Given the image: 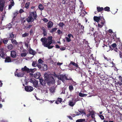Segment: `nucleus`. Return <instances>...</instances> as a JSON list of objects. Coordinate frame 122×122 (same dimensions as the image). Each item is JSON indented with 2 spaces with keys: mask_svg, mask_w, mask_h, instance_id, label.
<instances>
[{
  "mask_svg": "<svg viewBox=\"0 0 122 122\" xmlns=\"http://www.w3.org/2000/svg\"><path fill=\"white\" fill-rule=\"evenodd\" d=\"M37 17L36 11L30 12L29 15L27 19V21L28 22H33L34 20H36Z\"/></svg>",
  "mask_w": 122,
  "mask_h": 122,
  "instance_id": "obj_1",
  "label": "nucleus"
},
{
  "mask_svg": "<svg viewBox=\"0 0 122 122\" xmlns=\"http://www.w3.org/2000/svg\"><path fill=\"white\" fill-rule=\"evenodd\" d=\"M44 76L48 85L50 86L51 84H54L55 83V80L52 77L49 76L47 77L46 76H45V75H44Z\"/></svg>",
  "mask_w": 122,
  "mask_h": 122,
  "instance_id": "obj_2",
  "label": "nucleus"
},
{
  "mask_svg": "<svg viewBox=\"0 0 122 122\" xmlns=\"http://www.w3.org/2000/svg\"><path fill=\"white\" fill-rule=\"evenodd\" d=\"M67 76L68 75L66 74H61L58 76V78L63 83H64L65 80H72V79L70 77L68 78Z\"/></svg>",
  "mask_w": 122,
  "mask_h": 122,
  "instance_id": "obj_3",
  "label": "nucleus"
},
{
  "mask_svg": "<svg viewBox=\"0 0 122 122\" xmlns=\"http://www.w3.org/2000/svg\"><path fill=\"white\" fill-rule=\"evenodd\" d=\"M41 41L42 42V44L44 47H47L49 49H51L54 47L53 46H49V45H47V43H46L47 41V39L45 37L41 38Z\"/></svg>",
  "mask_w": 122,
  "mask_h": 122,
  "instance_id": "obj_4",
  "label": "nucleus"
},
{
  "mask_svg": "<svg viewBox=\"0 0 122 122\" xmlns=\"http://www.w3.org/2000/svg\"><path fill=\"white\" fill-rule=\"evenodd\" d=\"M37 67L39 68L40 69L41 71H46L47 69V65L45 64H40L38 63Z\"/></svg>",
  "mask_w": 122,
  "mask_h": 122,
  "instance_id": "obj_5",
  "label": "nucleus"
},
{
  "mask_svg": "<svg viewBox=\"0 0 122 122\" xmlns=\"http://www.w3.org/2000/svg\"><path fill=\"white\" fill-rule=\"evenodd\" d=\"M18 70V69H16V71L15 72V76H17L18 77H22L24 76L25 74V73L24 72H23V71H21V72H20L19 73H18L16 71Z\"/></svg>",
  "mask_w": 122,
  "mask_h": 122,
  "instance_id": "obj_6",
  "label": "nucleus"
},
{
  "mask_svg": "<svg viewBox=\"0 0 122 122\" xmlns=\"http://www.w3.org/2000/svg\"><path fill=\"white\" fill-rule=\"evenodd\" d=\"M90 115H91V117L93 119V121H95V114L93 111H91L89 113H88L86 115V116L88 117H89Z\"/></svg>",
  "mask_w": 122,
  "mask_h": 122,
  "instance_id": "obj_7",
  "label": "nucleus"
},
{
  "mask_svg": "<svg viewBox=\"0 0 122 122\" xmlns=\"http://www.w3.org/2000/svg\"><path fill=\"white\" fill-rule=\"evenodd\" d=\"M25 90L27 92H31L33 90V87L30 86H25Z\"/></svg>",
  "mask_w": 122,
  "mask_h": 122,
  "instance_id": "obj_8",
  "label": "nucleus"
},
{
  "mask_svg": "<svg viewBox=\"0 0 122 122\" xmlns=\"http://www.w3.org/2000/svg\"><path fill=\"white\" fill-rule=\"evenodd\" d=\"M52 36H49L47 37V40L48 41L47 42V45H49V46H51L50 45L52 43Z\"/></svg>",
  "mask_w": 122,
  "mask_h": 122,
  "instance_id": "obj_9",
  "label": "nucleus"
},
{
  "mask_svg": "<svg viewBox=\"0 0 122 122\" xmlns=\"http://www.w3.org/2000/svg\"><path fill=\"white\" fill-rule=\"evenodd\" d=\"M1 51L0 52V56H1L2 58L4 59L5 58V56H6V54L4 52L3 49H1Z\"/></svg>",
  "mask_w": 122,
  "mask_h": 122,
  "instance_id": "obj_10",
  "label": "nucleus"
},
{
  "mask_svg": "<svg viewBox=\"0 0 122 122\" xmlns=\"http://www.w3.org/2000/svg\"><path fill=\"white\" fill-rule=\"evenodd\" d=\"M29 69L26 66H25L24 67L22 68L21 69V71H25L28 73H29Z\"/></svg>",
  "mask_w": 122,
  "mask_h": 122,
  "instance_id": "obj_11",
  "label": "nucleus"
},
{
  "mask_svg": "<svg viewBox=\"0 0 122 122\" xmlns=\"http://www.w3.org/2000/svg\"><path fill=\"white\" fill-rule=\"evenodd\" d=\"M5 62L6 63L11 62H12L10 57L9 56H6L5 58Z\"/></svg>",
  "mask_w": 122,
  "mask_h": 122,
  "instance_id": "obj_12",
  "label": "nucleus"
},
{
  "mask_svg": "<svg viewBox=\"0 0 122 122\" xmlns=\"http://www.w3.org/2000/svg\"><path fill=\"white\" fill-rule=\"evenodd\" d=\"M101 16H100L99 17L95 16L93 17L94 20L97 23H98L99 21L101 20Z\"/></svg>",
  "mask_w": 122,
  "mask_h": 122,
  "instance_id": "obj_13",
  "label": "nucleus"
},
{
  "mask_svg": "<svg viewBox=\"0 0 122 122\" xmlns=\"http://www.w3.org/2000/svg\"><path fill=\"white\" fill-rule=\"evenodd\" d=\"M41 29L43 31V34L44 36H46L47 34V31H46L45 28L44 27H42L41 28Z\"/></svg>",
  "mask_w": 122,
  "mask_h": 122,
  "instance_id": "obj_14",
  "label": "nucleus"
},
{
  "mask_svg": "<svg viewBox=\"0 0 122 122\" xmlns=\"http://www.w3.org/2000/svg\"><path fill=\"white\" fill-rule=\"evenodd\" d=\"M39 81L40 82V84L41 85L43 86H44L46 84L45 81V80H43L42 78H40Z\"/></svg>",
  "mask_w": 122,
  "mask_h": 122,
  "instance_id": "obj_15",
  "label": "nucleus"
},
{
  "mask_svg": "<svg viewBox=\"0 0 122 122\" xmlns=\"http://www.w3.org/2000/svg\"><path fill=\"white\" fill-rule=\"evenodd\" d=\"M103 57H104L105 60L107 61L108 62H109L110 63H113V61H112L111 58H108L107 57H106L104 55H103Z\"/></svg>",
  "mask_w": 122,
  "mask_h": 122,
  "instance_id": "obj_16",
  "label": "nucleus"
},
{
  "mask_svg": "<svg viewBox=\"0 0 122 122\" xmlns=\"http://www.w3.org/2000/svg\"><path fill=\"white\" fill-rule=\"evenodd\" d=\"M34 77L36 79H38L41 76V73L40 72H37L34 74Z\"/></svg>",
  "mask_w": 122,
  "mask_h": 122,
  "instance_id": "obj_17",
  "label": "nucleus"
},
{
  "mask_svg": "<svg viewBox=\"0 0 122 122\" xmlns=\"http://www.w3.org/2000/svg\"><path fill=\"white\" fill-rule=\"evenodd\" d=\"M10 55L13 58H15L16 56V52L14 51H12L11 52Z\"/></svg>",
  "mask_w": 122,
  "mask_h": 122,
  "instance_id": "obj_18",
  "label": "nucleus"
},
{
  "mask_svg": "<svg viewBox=\"0 0 122 122\" xmlns=\"http://www.w3.org/2000/svg\"><path fill=\"white\" fill-rule=\"evenodd\" d=\"M53 23L51 21H49L47 24V27L48 28H51L53 26Z\"/></svg>",
  "mask_w": 122,
  "mask_h": 122,
  "instance_id": "obj_19",
  "label": "nucleus"
},
{
  "mask_svg": "<svg viewBox=\"0 0 122 122\" xmlns=\"http://www.w3.org/2000/svg\"><path fill=\"white\" fill-rule=\"evenodd\" d=\"M29 53L30 54L32 55H34L36 53L35 51H33V50L31 48L29 50Z\"/></svg>",
  "mask_w": 122,
  "mask_h": 122,
  "instance_id": "obj_20",
  "label": "nucleus"
},
{
  "mask_svg": "<svg viewBox=\"0 0 122 122\" xmlns=\"http://www.w3.org/2000/svg\"><path fill=\"white\" fill-rule=\"evenodd\" d=\"M14 34H13L12 32L10 33L9 34V39L11 40H13V39L14 38Z\"/></svg>",
  "mask_w": 122,
  "mask_h": 122,
  "instance_id": "obj_21",
  "label": "nucleus"
},
{
  "mask_svg": "<svg viewBox=\"0 0 122 122\" xmlns=\"http://www.w3.org/2000/svg\"><path fill=\"white\" fill-rule=\"evenodd\" d=\"M11 42L13 45H14L16 46L18 44V43L16 41L15 39H13L11 40Z\"/></svg>",
  "mask_w": 122,
  "mask_h": 122,
  "instance_id": "obj_22",
  "label": "nucleus"
},
{
  "mask_svg": "<svg viewBox=\"0 0 122 122\" xmlns=\"http://www.w3.org/2000/svg\"><path fill=\"white\" fill-rule=\"evenodd\" d=\"M102 47H103L104 48V49L105 50H106V51H108L109 50H108V48H111V46H107L105 45H104V46H102Z\"/></svg>",
  "mask_w": 122,
  "mask_h": 122,
  "instance_id": "obj_23",
  "label": "nucleus"
},
{
  "mask_svg": "<svg viewBox=\"0 0 122 122\" xmlns=\"http://www.w3.org/2000/svg\"><path fill=\"white\" fill-rule=\"evenodd\" d=\"M70 65L71 64L73 65V66H75L76 67H78V65L73 61H71L70 63Z\"/></svg>",
  "mask_w": 122,
  "mask_h": 122,
  "instance_id": "obj_24",
  "label": "nucleus"
},
{
  "mask_svg": "<svg viewBox=\"0 0 122 122\" xmlns=\"http://www.w3.org/2000/svg\"><path fill=\"white\" fill-rule=\"evenodd\" d=\"M97 10L98 12H99L102 11L104 10V8L102 7H97Z\"/></svg>",
  "mask_w": 122,
  "mask_h": 122,
  "instance_id": "obj_25",
  "label": "nucleus"
},
{
  "mask_svg": "<svg viewBox=\"0 0 122 122\" xmlns=\"http://www.w3.org/2000/svg\"><path fill=\"white\" fill-rule=\"evenodd\" d=\"M14 4V3L13 0V2H11V4L9 5L8 9L9 10L10 9L12 6H13Z\"/></svg>",
  "mask_w": 122,
  "mask_h": 122,
  "instance_id": "obj_26",
  "label": "nucleus"
},
{
  "mask_svg": "<svg viewBox=\"0 0 122 122\" xmlns=\"http://www.w3.org/2000/svg\"><path fill=\"white\" fill-rule=\"evenodd\" d=\"M88 71L89 73V75L91 77L93 76L94 75V73L92 72L89 69L88 70Z\"/></svg>",
  "mask_w": 122,
  "mask_h": 122,
  "instance_id": "obj_27",
  "label": "nucleus"
},
{
  "mask_svg": "<svg viewBox=\"0 0 122 122\" xmlns=\"http://www.w3.org/2000/svg\"><path fill=\"white\" fill-rule=\"evenodd\" d=\"M78 111L81 114H83L85 115L86 114L85 112L83 110L79 109L78 110Z\"/></svg>",
  "mask_w": 122,
  "mask_h": 122,
  "instance_id": "obj_28",
  "label": "nucleus"
},
{
  "mask_svg": "<svg viewBox=\"0 0 122 122\" xmlns=\"http://www.w3.org/2000/svg\"><path fill=\"white\" fill-rule=\"evenodd\" d=\"M38 8L39 9L41 10H43L44 9V7L42 4H40L39 5Z\"/></svg>",
  "mask_w": 122,
  "mask_h": 122,
  "instance_id": "obj_29",
  "label": "nucleus"
},
{
  "mask_svg": "<svg viewBox=\"0 0 122 122\" xmlns=\"http://www.w3.org/2000/svg\"><path fill=\"white\" fill-rule=\"evenodd\" d=\"M79 95L80 97H83L86 96L87 95L86 94L82 93L81 92H80L79 93Z\"/></svg>",
  "mask_w": 122,
  "mask_h": 122,
  "instance_id": "obj_30",
  "label": "nucleus"
},
{
  "mask_svg": "<svg viewBox=\"0 0 122 122\" xmlns=\"http://www.w3.org/2000/svg\"><path fill=\"white\" fill-rule=\"evenodd\" d=\"M13 23L12 21L10 23H9L7 25V27L9 28V30L10 28H11L12 25V24L11 23Z\"/></svg>",
  "mask_w": 122,
  "mask_h": 122,
  "instance_id": "obj_31",
  "label": "nucleus"
},
{
  "mask_svg": "<svg viewBox=\"0 0 122 122\" xmlns=\"http://www.w3.org/2000/svg\"><path fill=\"white\" fill-rule=\"evenodd\" d=\"M59 26L61 28H63V26H64L65 25L64 24L63 22H60L58 24Z\"/></svg>",
  "mask_w": 122,
  "mask_h": 122,
  "instance_id": "obj_32",
  "label": "nucleus"
},
{
  "mask_svg": "<svg viewBox=\"0 0 122 122\" xmlns=\"http://www.w3.org/2000/svg\"><path fill=\"white\" fill-rule=\"evenodd\" d=\"M69 89L70 92H71L74 89V87L72 85H70L69 86Z\"/></svg>",
  "mask_w": 122,
  "mask_h": 122,
  "instance_id": "obj_33",
  "label": "nucleus"
},
{
  "mask_svg": "<svg viewBox=\"0 0 122 122\" xmlns=\"http://www.w3.org/2000/svg\"><path fill=\"white\" fill-rule=\"evenodd\" d=\"M13 47V45L11 44H10L7 46V48L9 50H11L12 49Z\"/></svg>",
  "mask_w": 122,
  "mask_h": 122,
  "instance_id": "obj_34",
  "label": "nucleus"
},
{
  "mask_svg": "<svg viewBox=\"0 0 122 122\" xmlns=\"http://www.w3.org/2000/svg\"><path fill=\"white\" fill-rule=\"evenodd\" d=\"M104 9L105 11H107V12L110 11V8L109 7L107 6L105 7Z\"/></svg>",
  "mask_w": 122,
  "mask_h": 122,
  "instance_id": "obj_35",
  "label": "nucleus"
},
{
  "mask_svg": "<svg viewBox=\"0 0 122 122\" xmlns=\"http://www.w3.org/2000/svg\"><path fill=\"white\" fill-rule=\"evenodd\" d=\"M6 38H4L3 39H2V40L3 41V43L4 44H6L8 41V40L7 39H6Z\"/></svg>",
  "mask_w": 122,
  "mask_h": 122,
  "instance_id": "obj_36",
  "label": "nucleus"
},
{
  "mask_svg": "<svg viewBox=\"0 0 122 122\" xmlns=\"http://www.w3.org/2000/svg\"><path fill=\"white\" fill-rule=\"evenodd\" d=\"M120 47H122V49L120 51H119V55L120 57L121 58H122V46H121Z\"/></svg>",
  "mask_w": 122,
  "mask_h": 122,
  "instance_id": "obj_37",
  "label": "nucleus"
},
{
  "mask_svg": "<svg viewBox=\"0 0 122 122\" xmlns=\"http://www.w3.org/2000/svg\"><path fill=\"white\" fill-rule=\"evenodd\" d=\"M85 121V119H78L76 121V122H82Z\"/></svg>",
  "mask_w": 122,
  "mask_h": 122,
  "instance_id": "obj_38",
  "label": "nucleus"
},
{
  "mask_svg": "<svg viewBox=\"0 0 122 122\" xmlns=\"http://www.w3.org/2000/svg\"><path fill=\"white\" fill-rule=\"evenodd\" d=\"M55 88L54 87L52 86L51 87L50 89V92H53L55 91Z\"/></svg>",
  "mask_w": 122,
  "mask_h": 122,
  "instance_id": "obj_39",
  "label": "nucleus"
},
{
  "mask_svg": "<svg viewBox=\"0 0 122 122\" xmlns=\"http://www.w3.org/2000/svg\"><path fill=\"white\" fill-rule=\"evenodd\" d=\"M29 33H25L22 35V37H25L29 36Z\"/></svg>",
  "mask_w": 122,
  "mask_h": 122,
  "instance_id": "obj_40",
  "label": "nucleus"
},
{
  "mask_svg": "<svg viewBox=\"0 0 122 122\" xmlns=\"http://www.w3.org/2000/svg\"><path fill=\"white\" fill-rule=\"evenodd\" d=\"M75 104V103L71 101H70L69 105L71 107H73Z\"/></svg>",
  "mask_w": 122,
  "mask_h": 122,
  "instance_id": "obj_41",
  "label": "nucleus"
},
{
  "mask_svg": "<svg viewBox=\"0 0 122 122\" xmlns=\"http://www.w3.org/2000/svg\"><path fill=\"white\" fill-rule=\"evenodd\" d=\"M57 29V28H54L52 29L51 30H50V32L51 33H52L53 32L55 31Z\"/></svg>",
  "mask_w": 122,
  "mask_h": 122,
  "instance_id": "obj_42",
  "label": "nucleus"
},
{
  "mask_svg": "<svg viewBox=\"0 0 122 122\" xmlns=\"http://www.w3.org/2000/svg\"><path fill=\"white\" fill-rule=\"evenodd\" d=\"M36 70V69L35 68L34 69H29V73L30 72H31L32 73H33Z\"/></svg>",
  "mask_w": 122,
  "mask_h": 122,
  "instance_id": "obj_43",
  "label": "nucleus"
},
{
  "mask_svg": "<svg viewBox=\"0 0 122 122\" xmlns=\"http://www.w3.org/2000/svg\"><path fill=\"white\" fill-rule=\"evenodd\" d=\"M38 65V64H37L36 62L34 61L33 62L32 64V66H37Z\"/></svg>",
  "mask_w": 122,
  "mask_h": 122,
  "instance_id": "obj_44",
  "label": "nucleus"
},
{
  "mask_svg": "<svg viewBox=\"0 0 122 122\" xmlns=\"http://www.w3.org/2000/svg\"><path fill=\"white\" fill-rule=\"evenodd\" d=\"M29 3H26L25 5V8L27 9H28L29 7Z\"/></svg>",
  "mask_w": 122,
  "mask_h": 122,
  "instance_id": "obj_45",
  "label": "nucleus"
},
{
  "mask_svg": "<svg viewBox=\"0 0 122 122\" xmlns=\"http://www.w3.org/2000/svg\"><path fill=\"white\" fill-rule=\"evenodd\" d=\"M116 84L117 85L119 84L120 86H121L122 85V82L121 81H119L116 83Z\"/></svg>",
  "mask_w": 122,
  "mask_h": 122,
  "instance_id": "obj_46",
  "label": "nucleus"
},
{
  "mask_svg": "<svg viewBox=\"0 0 122 122\" xmlns=\"http://www.w3.org/2000/svg\"><path fill=\"white\" fill-rule=\"evenodd\" d=\"M66 41L68 42H70L71 41V39L70 38L67 37H66Z\"/></svg>",
  "mask_w": 122,
  "mask_h": 122,
  "instance_id": "obj_47",
  "label": "nucleus"
},
{
  "mask_svg": "<svg viewBox=\"0 0 122 122\" xmlns=\"http://www.w3.org/2000/svg\"><path fill=\"white\" fill-rule=\"evenodd\" d=\"M97 32H95V33H94V32H93V35L94 36V38H96V37L97 36Z\"/></svg>",
  "mask_w": 122,
  "mask_h": 122,
  "instance_id": "obj_48",
  "label": "nucleus"
},
{
  "mask_svg": "<svg viewBox=\"0 0 122 122\" xmlns=\"http://www.w3.org/2000/svg\"><path fill=\"white\" fill-rule=\"evenodd\" d=\"M111 46L113 48H114L116 47L117 45L115 43H114L111 45Z\"/></svg>",
  "mask_w": 122,
  "mask_h": 122,
  "instance_id": "obj_49",
  "label": "nucleus"
},
{
  "mask_svg": "<svg viewBox=\"0 0 122 122\" xmlns=\"http://www.w3.org/2000/svg\"><path fill=\"white\" fill-rule=\"evenodd\" d=\"M27 55V54L26 53H24L21 54V56L22 57H25Z\"/></svg>",
  "mask_w": 122,
  "mask_h": 122,
  "instance_id": "obj_50",
  "label": "nucleus"
},
{
  "mask_svg": "<svg viewBox=\"0 0 122 122\" xmlns=\"http://www.w3.org/2000/svg\"><path fill=\"white\" fill-rule=\"evenodd\" d=\"M43 62V61L41 59H39L38 60V62L42 64V63Z\"/></svg>",
  "mask_w": 122,
  "mask_h": 122,
  "instance_id": "obj_51",
  "label": "nucleus"
},
{
  "mask_svg": "<svg viewBox=\"0 0 122 122\" xmlns=\"http://www.w3.org/2000/svg\"><path fill=\"white\" fill-rule=\"evenodd\" d=\"M99 116L100 117L102 120H103L104 119V117L102 115H99Z\"/></svg>",
  "mask_w": 122,
  "mask_h": 122,
  "instance_id": "obj_52",
  "label": "nucleus"
},
{
  "mask_svg": "<svg viewBox=\"0 0 122 122\" xmlns=\"http://www.w3.org/2000/svg\"><path fill=\"white\" fill-rule=\"evenodd\" d=\"M112 50L113 49H114V51L116 52H117L118 53V52L119 50H118V49L117 48L115 47L114 48H112Z\"/></svg>",
  "mask_w": 122,
  "mask_h": 122,
  "instance_id": "obj_53",
  "label": "nucleus"
},
{
  "mask_svg": "<svg viewBox=\"0 0 122 122\" xmlns=\"http://www.w3.org/2000/svg\"><path fill=\"white\" fill-rule=\"evenodd\" d=\"M42 20L45 22H47L48 21V20L45 18H44L42 19Z\"/></svg>",
  "mask_w": 122,
  "mask_h": 122,
  "instance_id": "obj_54",
  "label": "nucleus"
},
{
  "mask_svg": "<svg viewBox=\"0 0 122 122\" xmlns=\"http://www.w3.org/2000/svg\"><path fill=\"white\" fill-rule=\"evenodd\" d=\"M85 15V14L84 13H81L80 15V16H81L82 18H83Z\"/></svg>",
  "mask_w": 122,
  "mask_h": 122,
  "instance_id": "obj_55",
  "label": "nucleus"
},
{
  "mask_svg": "<svg viewBox=\"0 0 122 122\" xmlns=\"http://www.w3.org/2000/svg\"><path fill=\"white\" fill-rule=\"evenodd\" d=\"M57 32L59 35H60L62 33V32L59 29L58 30Z\"/></svg>",
  "mask_w": 122,
  "mask_h": 122,
  "instance_id": "obj_56",
  "label": "nucleus"
},
{
  "mask_svg": "<svg viewBox=\"0 0 122 122\" xmlns=\"http://www.w3.org/2000/svg\"><path fill=\"white\" fill-rule=\"evenodd\" d=\"M57 100L58 102H59L60 103H61L62 101V99L61 98H59Z\"/></svg>",
  "mask_w": 122,
  "mask_h": 122,
  "instance_id": "obj_57",
  "label": "nucleus"
},
{
  "mask_svg": "<svg viewBox=\"0 0 122 122\" xmlns=\"http://www.w3.org/2000/svg\"><path fill=\"white\" fill-rule=\"evenodd\" d=\"M85 84H86V83H85V82L84 81H83L81 83V85H82L83 86H85L86 85Z\"/></svg>",
  "mask_w": 122,
  "mask_h": 122,
  "instance_id": "obj_58",
  "label": "nucleus"
},
{
  "mask_svg": "<svg viewBox=\"0 0 122 122\" xmlns=\"http://www.w3.org/2000/svg\"><path fill=\"white\" fill-rule=\"evenodd\" d=\"M24 10H23L21 9L19 11V13H22L24 12Z\"/></svg>",
  "mask_w": 122,
  "mask_h": 122,
  "instance_id": "obj_59",
  "label": "nucleus"
},
{
  "mask_svg": "<svg viewBox=\"0 0 122 122\" xmlns=\"http://www.w3.org/2000/svg\"><path fill=\"white\" fill-rule=\"evenodd\" d=\"M119 81H121V82H122V77L121 76H119Z\"/></svg>",
  "mask_w": 122,
  "mask_h": 122,
  "instance_id": "obj_60",
  "label": "nucleus"
},
{
  "mask_svg": "<svg viewBox=\"0 0 122 122\" xmlns=\"http://www.w3.org/2000/svg\"><path fill=\"white\" fill-rule=\"evenodd\" d=\"M18 14V12H15L13 13V15L14 16H16Z\"/></svg>",
  "mask_w": 122,
  "mask_h": 122,
  "instance_id": "obj_61",
  "label": "nucleus"
},
{
  "mask_svg": "<svg viewBox=\"0 0 122 122\" xmlns=\"http://www.w3.org/2000/svg\"><path fill=\"white\" fill-rule=\"evenodd\" d=\"M30 35H32L33 34V31L32 29H31L30 30Z\"/></svg>",
  "mask_w": 122,
  "mask_h": 122,
  "instance_id": "obj_62",
  "label": "nucleus"
},
{
  "mask_svg": "<svg viewBox=\"0 0 122 122\" xmlns=\"http://www.w3.org/2000/svg\"><path fill=\"white\" fill-rule=\"evenodd\" d=\"M66 48L65 47H61L60 48V49L61 51H64L65 50Z\"/></svg>",
  "mask_w": 122,
  "mask_h": 122,
  "instance_id": "obj_63",
  "label": "nucleus"
},
{
  "mask_svg": "<svg viewBox=\"0 0 122 122\" xmlns=\"http://www.w3.org/2000/svg\"><path fill=\"white\" fill-rule=\"evenodd\" d=\"M103 25H101L100 24H98V26L100 28H101L102 27Z\"/></svg>",
  "mask_w": 122,
  "mask_h": 122,
  "instance_id": "obj_64",
  "label": "nucleus"
}]
</instances>
